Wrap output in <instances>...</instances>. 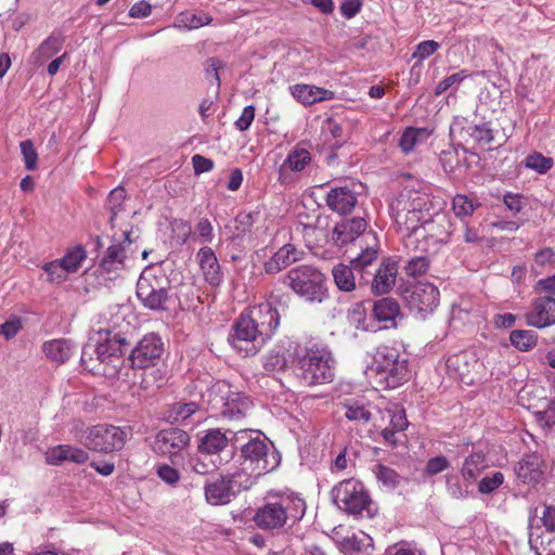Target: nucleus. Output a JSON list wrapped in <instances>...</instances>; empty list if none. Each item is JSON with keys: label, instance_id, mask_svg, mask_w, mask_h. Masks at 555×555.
Segmentation results:
<instances>
[{"label": "nucleus", "instance_id": "1", "mask_svg": "<svg viewBox=\"0 0 555 555\" xmlns=\"http://www.w3.org/2000/svg\"><path fill=\"white\" fill-rule=\"evenodd\" d=\"M431 202L427 194L416 190H403L389 205V214L397 231L401 234L403 245L405 237L413 235L420 224L428 219Z\"/></svg>", "mask_w": 555, "mask_h": 555}, {"label": "nucleus", "instance_id": "2", "mask_svg": "<svg viewBox=\"0 0 555 555\" xmlns=\"http://www.w3.org/2000/svg\"><path fill=\"white\" fill-rule=\"evenodd\" d=\"M306 513V503L295 493L270 494L257 509L254 521L262 530L284 527L288 521H297Z\"/></svg>", "mask_w": 555, "mask_h": 555}, {"label": "nucleus", "instance_id": "3", "mask_svg": "<svg viewBox=\"0 0 555 555\" xmlns=\"http://www.w3.org/2000/svg\"><path fill=\"white\" fill-rule=\"evenodd\" d=\"M240 448L243 462L241 468L235 473L241 474L242 478L248 477L250 486L258 477L273 470L279 465L275 452L271 451L270 444L258 435L248 437L247 442Z\"/></svg>", "mask_w": 555, "mask_h": 555}, {"label": "nucleus", "instance_id": "4", "mask_svg": "<svg viewBox=\"0 0 555 555\" xmlns=\"http://www.w3.org/2000/svg\"><path fill=\"white\" fill-rule=\"evenodd\" d=\"M171 283L160 266L145 268L137 282V297L147 309L167 310Z\"/></svg>", "mask_w": 555, "mask_h": 555}, {"label": "nucleus", "instance_id": "5", "mask_svg": "<svg viewBox=\"0 0 555 555\" xmlns=\"http://www.w3.org/2000/svg\"><path fill=\"white\" fill-rule=\"evenodd\" d=\"M334 359L332 352L324 347L306 349L297 352V376L308 386L331 383L334 377Z\"/></svg>", "mask_w": 555, "mask_h": 555}, {"label": "nucleus", "instance_id": "6", "mask_svg": "<svg viewBox=\"0 0 555 555\" xmlns=\"http://www.w3.org/2000/svg\"><path fill=\"white\" fill-rule=\"evenodd\" d=\"M450 220L443 214L428 212L413 235L405 237V249L421 253H436L440 246L447 244L450 237Z\"/></svg>", "mask_w": 555, "mask_h": 555}, {"label": "nucleus", "instance_id": "7", "mask_svg": "<svg viewBox=\"0 0 555 555\" xmlns=\"http://www.w3.org/2000/svg\"><path fill=\"white\" fill-rule=\"evenodd\" d=\"M208 406L210 411L228 421L245 417L251 401L243 392L235 391L225 382H217L208 389Z\"/></svg>", "mask_w": 555, "mask_h": 555}, {"label": "nucleus", "instance_id": "8", "mask_svg": "<svg viewBox=\"0 0 555 555\" xmlns=\"http://www.w3.org/2000/svg\"><path fill=\"white\" fill-rule=\"evenodd\" d=\"M332 499L334 504L345 513L352 516L369 517L372 513V500L363 483L357 479L350 478L340 481L332 489Z\"/></svg>", "mask_w": 555, "mask_h": 555}, {"label": "nucleus", "instance_id": "9", "mask_svg": "<svg viewBox=\"0 0 555 555\" xmlns=\"http://www.w3.org/2000/svg\"><path fill=\"white\" fill-rule=\"evenodd\" d=\"M130 436V427L99 424L86 429L80 441L89 450L109 453L121 450Z\"/></svg>", "mask_w": 555, "mask_h": 555}, {"label": "nucleus", "instance_id": "10", "mask_svg": "<svg viewBox=\"0 0 555 555\" xmlns=\"http://www.w3.org/2000/svg\"><path fill=\"white\" fill-rule=\"evenodd\" d=\"M292 289L310 302H321L326 295L324 275L312 266H298L287 273Z\"/></svg>", "mask_w": 555, "mask_h": 555}, {"label": "nucleus", "instance_id": "11", "mask_svg": "<svg viewBox=\"0 0 555 555\" xmlns=\"http://www.w3.org/2000/svg\"><path fill=\"white\" fill-rule=\"evenodd\" d=\"M373 369L389 388H397L409 376L406 360L400 359L399 351L390 346L376 348L373 356Z\"/></svg>", "mask_w": 555, "mask_h": 555}, {"label": "nucleus", "instance_id": "12", "mask_svg": "<svg viewBox=\"0 0 555 555\" xmlns=\"http://www.w3.org/2000/svg\"><path fill=\"white\" fill-rule=\"evenodd\" d=\"M229 341L233 348L244 351L246 356H253L267 341L261 335V331L255 324L250 315L242 313L233 325V333L229 336Z\"/></svg>", "mask_w": 555, "mask_h": 555}, {"label": "nucleus", "instance_id": "13", "mask_svg": "<svg viewBox=\"0 0 555 555\" xmlns=\"http://www.w3.org/2000/svg\"><path fill=\"white\" fill-rule=\"evenodd\" d=\"M250 487L248 477L242 478L241 474L234 472L208 483L205 487V496L207 502L212 505L227 504L238 492Z\"/></svg>", "mask_w": 555, "mask_h": 555}, {"label": "nucleus", "instance_id": "14", "mask_svg": "<svg viewBox=\"0 0 555 555\" xmlns=\"http://www.w3.org/2000/svg\"><path fill=\"white\" fill-rule=\"evenodd\" d=\"M402 297L410 310L433 312L439 304V291L431 283L417 282L404 288Z\"/></svg>", "mask_w": 555, "mask_h": 555}, {"label": "nucleus", "instance_id": "15", "mask_svg": "<svg viewBox=\"0 0 555 555\" xmlns=\"http://www.w3.org/2000/svg\"><path fill=\"white\" fill-rule=\"evenodd\" d=\"M163 353V343L158 335H145L132 349L129 360L132 367L154 366Z\"/></svg>", "mask_w": 555, "mask_h": 555}, {"label": "nucleus", "instance_id": "16", "mask_svg": "<svg viewBox=\"0 0 555 555\" xmlns=\"http://www.w3.org/2000/svg\"><path fill=\"white\" fill-rule=\"evenodd\" d=\"M274 304L275 296L271 294L266 302L250 308L247 312L266 340L272 337L280 324V312Z\"/></svg>", "mask_w": 555, "mask_h": 555}, {"label": "nucleus", "instance_id": "17", "mask_svg": "<svg viewBox=\"0 0 555 555\" xmlns=\"http://www.w3.org/2000/svg\"><path fill=\"white\" fill-rule=\"evenodd\" d=\"M189 442L190 436L186 431L169 428L157 434L153 448L162 455L178 456Z\"/></svg>", "mask_w": 555, "mask_h": 555}, {"label": "nucleus", "instance_id": "18", "mask_svg": "<svg viewBox=\"0 0 555 555\" xmlns=\"http://www.w3.org/2000/svg\"><path fill=\"white\" fill-rule=\"evenodd\" d=\"M527 323L537 328L555 324V298L543 296L537 298L526 315Z\"/></svg>", "mask_w": 555, "mask_h": 555}, {"label": "nucleus", "instance_id": "19", "mask_svg": "<svg viewBox=\"0 0 555 555\" xmlns=\"http://www.w3.org/2000/svg\"><path fill=\"white\" fill-rule=\"evenodd\" d=\"M291 94L297 102L305 106L335 99V92L314 85L296 83L288 88Z\"/></svg>", "mask_w": 555, "mask_h": 555}, {"label": "nucleus", "instance_id": "20", "mask_svg": "<svg viewBox=\"0 0 555 555\" xmlns=\"http://www.w3.org/2000/svg\"><path fill=\"white\" fill-rule=\"evenodd\" d=\"M543 460L537 453L525 455L515 466L514 470L519 481L524 483H538L543 479Z\"/></svg>", "mask_w": 555, "mask_h": 555}, {"label": "nucleus", "instance_id": "21", "mask_svg": "<svg viewBox=\"0 0 555 555\" xmlns=\"http://www.w3.org/2000/svg\"><path fill=\"white\" fill-rule=\"evenodd\" d=\"M366 227V220L361 217L343 220L335 225L332 238L336 245L344 246L363 234Z\"/></svg>", "mask_w": 555, "mask_h": 555}, {"label": "nucleus", "instance_id": "22", "mask_svg": "<svg viewBox=\"0 0 555 555\" xmlns=\"http://www.w3.org/2000/svg\"><path fill=\"white\" fill-rule=\"evenodd\" d=\"M305 251L296 248L293 244H285L264 262V271L268 274H275L288 266L301 260Z\"/></svg>", "mask_w": 555, "mask_h": 555}, {"label": "nucleus", "instance_id": "23", "mask_svg": "<svg viewBox=\"0 0 555 555\" xmlns=\"http://www.w3.org/2000/svg\"><path fill=\"white\" fill-rule=\"evenodd\" d=\"M384 417L389 420V426L382 430V436L387 443L396 446L397 434L403 431L409 425L405 411L400 405L392 404L385 410Z\"/></svg>", "mask_w": 555, "mask_h": 555}, {"label": "nucleus", "instance_id": "24", "mask_svg": "<svg viewBox=\"0 0 555 555\" xmlns=\"http://www.w3.org/2000/svg\"><path fill=\"white\" fill-rule=\"evenodd\" d=\"M529 544L537 555H555V531L543 529L540 524L531 522Z\"/></svg>", "mask_w": 555, "mask_h": 555}, {"label": "nucleus", "instance_id": "25", "mask_svg": "<svg viewBox=\"0 0 555 555\" xmlns=\"http://www.w3.org/2000/svg\"><path fill=\"white\" fill-rule=\"evenodd\" d=\"M196 258L205 281L211 286H219L223 281V275L214 250L207 246L202 247L198 250Z\"/></svg>", "mask_w": 555, "mask_h": 555}, {"label": "nucleus", "instance_id": "26", "mask_svg": "<svg viewBox=\"0 0 555 555\" xmlns=\"http://www.w3.org/2000/svg\"><path fill=\"white\" fill-rule=\"evenodd\" d=\"M130 235L131 232L125 231L122 243L118 245L114 244L107 248L100 262V267L103 271L111 273L124 269L126 259L125 245H130L132 243Z\"/></svg>", "mask_w": 555, "mask_h": 555}, {"label": "nucleus", "instance_id": "27", "mask_svg": "<svg viewBox=\"0 0 555 555\" xmlns=\"http://www.w3.org/2000/svg\"><path fill=\"white\" fill-rule=\"evenodd\" d=\"M357 194L348 186H338L332 189L326 196V204L333 210L340 215L350 212L356 206Z\"/></svg>", "mask_w": 555, "mask_h": 555}, {"label": "nucleus", "instance_id": "28", "mask_svg": "<svg viewBox=\"0 0 555 555\" xmlns=\"http://www.w3.org/2000/svg\"><path fill=\"white\" fill-rule=\"evenodd\" d=\"M451 137H465L468 135L472 139H493L492 130L487 124L473 125L466 118L456 117L450 126Z\"/></svg>", "mask_w": 555, "mask_h": 555}, {"label": "nucleus", "instance_id": "29", "mask_svg": "<svg viewBox=\"0 0 555 555\" xmlns=\"http://www.w3.org/2000/svg\"><path fill=\"white\" fill-rule=\"evenodd\" d=\"M397 278V264L395 261L385 260L377 269L372 281V292L375 295L388 293L395 285Z\"/></svg>", "mask_w": 555, "mask_h": 555}, {"label": "nucleus", "instance_id": "30", "mask_svg": "<svg viewBox=\"0 0 555 555\" xmlns=\"http://www.w3.org/2000/svg\"><path fill=\"white\" fill-rule=\"evenodd\" d=\"M127 345L126 339L115 334L111 336L106 333L103 340L99 339L95 345L96 359L104 363L112 357L121 356L124 352V346Z\"/></svg>", "mask_w": 555, "mask_h": 555}, {"label": "nucleus", "instance_id": "31", "mask_svg": "<svg viewBox=\"0 0 555 555\" xmlns=\"http://www.w3.org/2000/svg\"><path fill=\"white\" fill-rule=\"evenodd\" d=\"M229 443V438L220 429H209L201 438L198 452L204 455H217L223 451Z\"/></svg>", "mask_w": 555, "mask_h": 555}, {"label": "nucleus", "instance_id": "32", "mask_svg": "<svg viewBox=\"0 0 555 555\" xmlns=\"http://www.w3.org/2000/svg\"><path fill=\"white\" fill-rule=\"evenodd\" d=\"M532 408L537 423L544 430L555 433V398H543Z\"/></svg>", "mask_w": 555, "mask_h": 555}, {"label": "nucleus", "instance_id": "33", "mask_svg": "<svg viewBox=\"0 0 555 555\" xmlns=\"http://www.w3.org/2000/svg\"><path fill=\"white\" fill-rule=\"evenodd\" d=\"M63 43V35L61 33H52L40 43L38 49L33 52L31 59L37 64H43L62 49Z\"/></svg>", "mask_w": 555, "mask_h": 555}, {"label": "nucleus", "instance_id": "34", "mask_svg": "<svg viewBox=\"0 0 555 555\" xmlns=\"http://www.w3.org/2000/svg\"><path fill=\"white\" fill-rule=\"evenodd\" d=\"M42 350L49 360L62 364L72 357L73 344L64 338L52 339L43 344Z\"/></svg>", "mask_w": 555, "mask_h": 555}, {"label": "nucleus", "instance_id": "35", "mask_svg": "<svg viewBox=\"0 0 555 555\" xmlns=\"http://www.w3.org/2000/svg\"><path fill=\"white\" fill-rule=\"evenodd\" d=\"M288 348L276 345L262 358V366L268 373H280L287 367Z\"/></svg>", "mask_w": 555, "mask_h": 555}, {"label": "nucleus", "instance_id": "36", "mask_svg": "<svg viewBox=\"0 0 555 555\" xmlns=\"http://www.w3.org/2000/svg\"><path fill=\"white\" fill-rule=\"evenodd\" d=\"M211 21V16L206 13L188 10L177 15L172 26L178 29L191 30L208 25Z\"/></svg>", "mask_w": 555, "mask_h": 555}, {"label": "nucleus", "instance_id": "37", "mask_svg": "<svg viewBox=\"0 0 555 555\" xmlns=\"http://www.w3.org/2000/svg\"><path fill=\"white\" fill-rule=\"evenodd\" d=\"M400 314L399 304L390 297L378 299L373 306V315L379 322H391Z\"/></svg>", "mask_w": 555, "mask_h": 555}, {"label": "nucleus", "instance_id": "38", "mask_svg": "<svg viewBox=\"0 0 555 555\" xmlns=\"http://www.w3.org/2000/svg\"><path fill=\"white\" fill-rule=\"evenodd\" d=\"M354 272L357 271L354 270L353 266L349 267L343 263L336 264L332 270L336 286L343 292L354 291L357 287Z\"/></svg>", "mask_w": 555, "mask_h": 555}, {"label": "nucleus", "instance_id": "39", "mask_svg": "<svg viewBox=\"0 0 555 555\" xmlns=\"http://www.w3.org/2000/svg\"><path fill=\"white\" fill-rule=\"evenodd\" d=\"M486 456L482 452H475L467 456L463 463L462 476L468 482L475 481L486 468Z\"/></svg>", "mask_w": 555, "mask_h": 555}, {"label": "nucleus", "instance_id": "40", "mask_svg": "<svg viewBox=\"0 0 555 555\" xmlns=\"http://www.w3.org/2000/svg\"><path fill=\"white\" fill-rule=\"evenodd\" d=\"M345 416L351 421L361 425H366L371 420V412L366 408V404L361 400L347 399L344 402Z\"/></svg>", "mask_w": 555, "mask_h": 555}, {"label": "nucleus", "instance_id": "41", "mask_svg": "<svg viewBox=\"0 0 555 555\" xmlns=\"http://www.w3.org/2000/svg\"><path fill=\"white\" fill-rule=\"evenodd\" d=\"M311 162L310 152L306 149H295L292 151L286 159L281 165L280 171L283 173L286 170L302 171Z\"/></svg>", "mask_w": 555, "mask_h": 555}, {"label": "nucleus", "instance_id": "42", "mask_svg": "<svg viewBox=\"0 0 555 555\" xmlns=\"http://www.w3.org/2000/svg\"><path fill=\"white\" fill-rule=\"evenodd\" d=\"M509 341L515 348L526 352L537 346L538 335L531 330H514L509 334Z\"/></svg>", "mask_w": 555, "mask_h": 555}, {"label": "nucleus", "instance_id": "43", "mask_svg": "<svg viewBox=\"0 0 555 555\" xmlns=\"http://www.w3.org/2000/svg\"><path fill=\"white\" fill-rule=\"evenodd\" d=\"M479 206V202L463 194H456L452 199V209L454 215L461 220H465L467 217H470Z\"/></svg>", "mask_w": 555, "mask_h": 555}, {"label": "nucleus", "instance_id": "44", "mask_svg": "<svg viewBox=\"0 0 555 555\" xmlns=\"http://www.w3.org/2000/svg\"><path fill=\"white\" fill-rule=\"evenodd\" d=\"M87 254L82 246H76L69 249L63 258L59 259L65 271L75 273L80 268L82 261L86 259Z\"/></svg>", "mask_w": 555, "mask_h": 555}, {"label": "nucleus", "instance_id": "45", "mask_svg": "<svg viewBox=\"0 0 555 555\" xmlns=\"http://www.w3.org/2000/svg\"><path fill=\"white\" fill-rule=\"evenodd\" d=\"M447 369L454 378L463 379L469 373V361L467 353H457L448 358Z\"/></svg>", "mask_w": 555, "mask_h": 555}, {"label": "nucleus", "instance_id": "46", "mask_svg": "<svg viewBox=\"0 0 555 555\" xmlns=\"http://www.w3.org/2000/svg\"><path fill=\"white\" fill-rule=\"evenodd\" d=\"M377 258V249L373 247H366L352 261V266L358 274H360L359 283H367V279L364 278L365 269L372 264Z\"/></svg>", "mask_w": 555, "mask_h": 555}, {"label": "nucleus", "instance_id": "47", "mask_svg": "<svg viewBox=\"0 0 555 555\" xmlns=\"http://www.w3.org/2000/svg\"><path fill=\"white\" fill-rule=\"evenodd\" d=\"M209 455H204L199 453L196 456H192L189 460L190 468L199 475H206L212 470H215L220 464L221 460H208Z\"/></svg>", "mask_w": 555, "mask_h": 555}, {"label": "nucleus", "instance_id": "48", "mask_svg": "<svg viewBox=\"0 0 555 555\" xmlns=\"http://www.w3.org/2000/svg\"><path fill=\"white\" fill-rule=\"evenodd\" d=\"M374 474L377 480L382 483L386 489H395L400 483V476L398 473L383 464H378L374 468Z\"/></svg>", "mask_w": 555, "mask_h": 555}, {"label": "nucleus", "instance_id": "49", "mask_svg": "<svg viewBox=\"0 0 555 555\" xmlns=\"http://www.w3.org/2000/svg\"><path fill=\"white\" fill-rule=\"evenodd\" d=\"M198 410L197 403L191 402H177L170 409L169 417L175 423L183 422L192 416Z\"/></svg>", "mask_w": 555, "mask_h": 555}, {"label": "nucleus", "instance_id": "50", "mask_svg": "<svg viewBox=\"0 0 555 555\" xmlns=\"http://www.w3.org/2000/svg\"><path fill=\"white\" fill-rule=\"evenodd\" d=\"M469 77V73L465 69H462L457 73H454L444 79H442L435 89L436 95H441L449 89L457 90L460 85L463 82L464 79Z\"/></svg>", "mask_w": 555, "mask_h": 555}, {"label": "nucleus", "instance_id": "51", "mask_svg": "<svg viewBox=\"0 0 555 555\" xmlns=\"http://www.w3.org/2000/svg\"><path fill=\"white\" fill-rule=\"evenodd\" d=\"M525 166L542 175L552 168L553 159L541 153H532L525 158Z\"/></svg>", "mask_w": 555, "mask_h": 555}, {"label": "nucleus", "instance_id": "52", "mask_svg": "<svg viewBox=\"0 0 555 555\" xmlns=\"http://www.w3.org/2000/svg\"><path fill=\"white\" fill-rule=\"evenodd\" d=\"M42 269L48 274V281L51 283L61 284L66 281L68 275L59 260L46 263Z\"/></svg>", "mask_w": 555, "mask_h": 555}, {"label": "nucleus", "instance_id": "53", "mask_svg": "<svg viewBox=\"0 0 555 555\" xmlns=\"http://www.w3.org/2000/svg\"><path fill=\"white\" fill-rule=\"evenodd\" d=\"M447 489L449 494L454 499H464L468 495L469 490L467 485H462L456 475H447L446 477Z\"/></svg>", "mask_w": 555, "mask_h": 555}, {"label": "nucleus", "instance_id": "54", "mask_svg": "<svg viewBox=\"0 0 555 555\" xmlns=\"http://www.w3.org/2000/svg\"><path fill=\"white\" fill-rule=\"evenodd\" d=\"M126 198V191L124 188L118 186L111 191L107 197V205L112 212L109 221L113 222L118 211L121 209V205Z\"/></svg>", "mask_w": 555, "mask_h": 555}, {"label": "nucleus", "instance_id": "55", "mask_svg": "<svg viewBox=\"0 0 555 555\" xmlns=\"http://www.w3.org/2000/svg\"><path fill=\"white\" fill-rule=\"evenodd\" d=\"M504 481V475L501 472H494L491 476L483 477L478 485V490L482 494H489L496 490Z\"/></svg>", "mask_w": 555, "mask_h": 555}, {"label": "nucleus", "instance_id": "56", "mask_svg": "<svg viewBox=\"0 0 555 555\" xmlns=\"http://www.w3.org/2000/svg\"><path fill=\"white\" fill-rule=\"evenodd\" d=\"M21 153L23 155L25 168L27 170H35L37 168V150L33 141H21Z\"/></svg>", "mask_w": 555, "mask_h": 555}, {"label": "nucleus", "instance_id": "57", "mask_svg": "<svg viewBox=\"0 0 555 555\" xmlns=\"http://www.w3.org/2000/svg\"><path fill=\"white\" fill-rule=\"evenodd\" d=\"M503 203L506 208L515 216L519 214L527 204L522 194L507 192L503 195Z\"/></svg>", "mask_w": 555, "mask_h": 555}, {"label": "nucleus", "instance_id": "58", "mask_svg": "<svg viewBox=\"0 0 555 555\" xmlns=\"http://www.w3.org/2000/svg\"><path fill=\"white\" fill-rule=\"evenodd\" d=\"M428 264L429 261L426 256H415L408 261L405 272L411 276H417L427 271Z\"/></svg>", "mask_w": 555, "mask_h": 555}, {"label": "nucleus", "instance_id": "59", "mask_svg": "<svg viewBox=\"0 0 555 555\" xmlns=\"http://www.w3.org/2000/svg\"><path fill=\"white\" fill-rule=\"evenodd\" d=\"M439 48H440L439 42H437L435 40L422 41L416 46V48L412 54V57L417 59L420 62H422L425 59L433 55Z\"/></svg>", "mask_w": 555, "mask_h": 555}, {"label": "nucleus", "instance_id": "60", "mask_svg": "<svg viewBox=\"0 0 555 555\" xmlns=\"http://www.w3.org/2000/svg\"><path fill=\"white\" fill-rule=\"evenodd\" d=\"M195 235L201 243H210L214 238V229L207 218H202L195 227Z\"/></svg>", "mask_w": 555, "mask_h": 555}, {"label": "nucleus", "instance_id": "61", "mask_svg": "<svg viewBox=\"0 0 555 555\" xmlns=\"http://www.w3.org/2000/svg\"><path fill=\"white\" fill-rule=\"evenodd\" d=\"M450 466V462L443 455L435 456L428 460L425 466V473L429 476L437 475Z\"/></svg>", "mask_w": 555, "mask_h": 555}, {"label": "nucleus", "instance_id": "62", "mask_svg": "<svg viewBox=\"0 0 555 555\" xmlns=\"http://www.w3.org/2000/svg\"><path fill=\"white\" fill-rule=\"evenodd\" d=\"M535 524H540L543 529L555 531V506L544 505L542 515Z\"/></svg>", "mask_w": 555, "mask_h": 555}, {"label": "nucleus", "instance_id": "63", "mask_svg": "<svg viewBox=\"0 0 555 555\" xmlns=\"http://www.w3.org/2000/svg\"><path fill=\"white\" fill-rule=\"evenodd\" d=\"M66 461V444H60L46 452V462L49 465H60Z\"/></svg>", "mask_w": 555, "mask_h": 555}, {"label": "nucleus", "instance_id": "64", "mask_svg": "<svg viewBox=\"0 0 555 555\" xmlns=\"http://www.w3.org/2000/svg\"><path fill=\"white\" fill-rule=\"evenodd\" d=\"M157 475L162 480L169 485H175L180 479L178 470L166 464L158 467Z\"/></svg>", "mask_w": 555, "mask_h": 555}]
</instances>
